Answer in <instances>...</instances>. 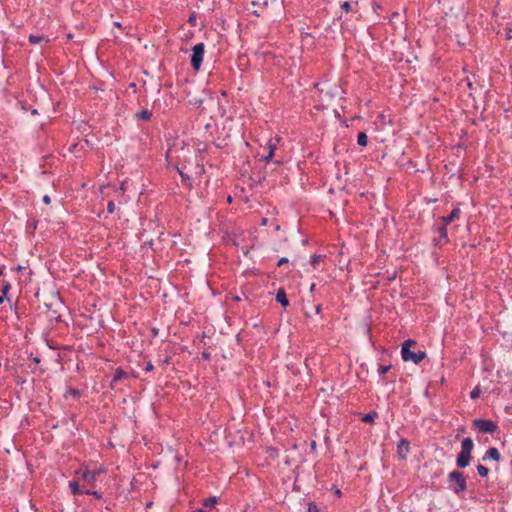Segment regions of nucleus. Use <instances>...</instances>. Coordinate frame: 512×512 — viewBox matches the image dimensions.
Returning <instances> with one entry per match:
<instances>
[{
	"mask_svg": "<svg viewBox=\"0 0 512 512\" xmlns=\"http://www.w3.org/2000/svg\"><path fill=\"white\" fill-rule=\"evenodd\" d=\"M477 471H478V473H479V475L481 477H486L488 475V473H489L488 468L483 466V465H478L477 466Z\"/></svg>",
	"mask_w": 512,
	"mask_h": 512,
	"instance_id": "obj_20",
	"label": "nucleus"
},
{
	"mask_svg": "<svg viewBox=\"0 0 512 512\" xmlns=\"http://www.w3.org/2000/svg\"><path fill=\"white\" fill-rule=\"evenodd\" d=\"M321 259H322V256H321V255H313V256L311 257V264H312L313 266H316V265L319 263V261H320Z\"/></svg>",
	"mask_w": 512,
	"mask_h": 512,
	"instance_id": "obj_23",
	"label": "nucleus"
},
{
	"mask_svg": "<svg viewBox=\"0 0 512 512\" xmlns=\"http://www.w3.org/2000/svg\"><path fill=\"white\" fill-rule=\"evenodd\" d=\"M74 397H77L79 395V391L77 390H70L69 391Z\"/></svg>",
	"mask_w": 512,
	"mask_h": 512,
	"instance_id": "obj_36",
	"label": "nucleus"
},
{
	"mask_svg": "<svg viewBox=\"0 0 512 512\" xmlns=\"http://www.w3.org/2000/svg\"><path fill=\"white\" fill-rule=\"evenodd\" d=\"M320 93L328 97H340L342 90L336 83H325L320 89Z\"/></svg>",
	"mask_w": 512,
	"mask_h": 512,
	"instance_id": "obj_8",
	"label": "nucleus"
},
{
	"mask_svg": "<svg viewBox=\"0 0 512 512\" xmlns=\"http://www.w3.org/2000/svg\"><path fill=\"white\" fill-rule=\"evenodd\" d=\"M276 301L279 302L282 306L286 307L289 305L288 298L284 289H279L276 294Z\"/></svg>",
	"mask_w": 512,
	"mask_h": 512,
	"instance_id": "obj_12",
	"label": "nucleus"
},
{
	"mask_svg": "<svg viewBox=\"0 0 512 512\" xmlns=\"http://www.w3.org/2000/svg\"><path fill=\"white\" fill-rule=\"evenodd\" d=\"M34 362L39 363L40 362L39 358H34Z\"/></svg>",
	"mask_w": 512,
	"mask_h": 512,
	"instance_id": "obj_51",
	"label": "nucleus"
},
{
	"mask_svg": "<svg viewBox=\"0 0 512 512\" xmlns=\"http://www.w3.org/2000/svg\"><path fill=\"white\" fill-rule=\"evenodd\" d=\"M275 165H281L282 164V161H275L274 162Z\"/></svg>",
	"mask_w": 512,
	"mask_h": 512,
	"instance_id": "obj_47",
	"label": "nucleus"
},
{
	"mask_svg": "<svg viewBox=\"0 0 512 512\" xmlns=\"http://www.w3.org/2000/svg\"><path fill=\"white\" fill-rule=\"evenodd\" d=\"M201 102H202L201 100H196V101H194V104L201 103Z\"/></svg>",
	"mask_w": 512,
	"mask_h": 512,
	"instance_id": "obj_53",
	"label": "nucleus"
},
{
	"mask_svg": "<svg viewBox=\"0 0 512 512\" xmlns=\"http://www.w3.org/2000/svg\"><path fill=\"white\" fill-rule=\"evenodd\" d=\"M487 458H489V459H493V460H495V461H499V460H500V453H499V451H498L496 448H494V447L489 448V449L487 450V452H486V454H485V456H484V458H483V459L485 460V459H487Z\"/></svg>",
	"mask_w": 512,
	"mask_h": 512,
	"instance_id": "obj_13",
	"label": "nucleus"
},
{
	"mask_svg": "<svg viewBox=\"0 0 512 512\" xmlns=\"http://www.w3.org/2000/svg\"><path fill=\"white\" fill-rule=\"evenodd\" d=\"M202 356H203V358H205V359H209L210 354H209V353H207V352H203V353H202Z\"/></svg>",
	"mask_w": 512,
	"mask_h": 512,
	"instance_id": "obj_37",
	"label": "nucleus"
},
{
	"mask_svg": "<svg viewBox=\"0 0 512 512\" xmlns=\"http://www.w3.org/2000/svg\"><path fill=\"white\" fill-rule=\"evenodd\" d=\"M67 39H68V40L73 39V35L69 33V34L67 35Z\"/></svg>",
	"mask_w": 512,
	"mask_h": 512,
	"instance_id": "obj_45",
	"label": "nucleus"
},
{
	"mask_svg": "<svg viewBox=\"0 0 512 512\" xmlns=\"http://www.w3.org/2000/svg\"><path fill=\"white\" fill-rule=\"evenodd\" d=\"M313 309L315 314H319L321 312V305H315Z\"/></svg>",
	"mask_w": 512,
	"mask_h": 512,
	"instance_id": "obj_31",
	"label": "nucleus"
},
{
	"mask_svg": "<svg viewBox=\"0 0 512 512\" xmlns=\"http://www.w3.org/2000/svg\"><path fill=\"white\" fill-rule=\"evenodd\" d=\"M86 494H89V495H93L94 497L100 499L101 498V495L99 492L97 491H90V490H87L85 491Z\"/></svg>",
	"mask_w": 512,
	"mask_h": 512,
	"instance_id": "obj_27",
	"label": "nucleus"
},
{
	"mask_svg": "<svg viewBox=\"0 0 512 512\" xmlns=\"http://www.w3.org/2000/svg\"><path fill=\"white\" fill-rule=\"evenodd\" d=\"M474 425L483 433H493L497 428L494 422L483 419L475 420Z\"/></svg>",
	"mask_w": 512,
	"mask_h": 512,
	"instance_id": "obj_9",
	"label": "nucleus"
},
{
	"mask_svg": "<svg viewBox=\"0 0 512 512\" xmlns=\"http://www.w3.org/2000/svg\"><path fill=\"white\" fill-rule=\"evenodd\" d=\"M4 297H5V295H3V294L0 296V304L3 303Z\"/></svg>",
	"mask_w": 512,
	"mask_h": 512,
	"instance_id": "obj_44",
	"label": "nucleus"
},
{
	"mask_svg": "<svg viewBox=\"0 0 512 512\" xmlns=\"http://www.w3.org/2000/svg\"><path fill=\"white\" fill-rule=\"evenodd\" d=\"M79 480L80 479L78 478V480L70 481L69 482V487L71 488V492H72L73 495H78V494H81V493H85V491L80 489Z\"/></svg>",
	"mask_w": 512,
	"mask_h": 512,
	"instance_id": "obj_15",
	"label": "nucleus"
},
{
	"mask_svg": "<svg viewBox=\"0 0 512 512\" xmlns=\"http://www.w3.org/2000/svg\"><path fill=\"white\" fill-rule=\"evenodd\" d=\"M134 377H135L134 375L129 374V373H127L124 370L119 368V369L116 370L115 375H114L113 379L111 380V387L113 389H121L119 387V383L120 382H123L125 385H128L130 379L134 378Z\"/></svg>",
	"mask_w": 512,
	"mask_h": 512,
	"instance_id": "obj_7",
	"label": "nucleus"
},
{
	"mask_svg": "<svg viewBox=\"0 0 512 512\" xmlns=\"http://www.w3.org/2000/svg\"><path fill=\"white\" fill-rule=\"evenodd\" d=\"M253 6H260V9L254 10V13L259 15L274 16L280 15L283 12V0H261L253 1Z\"/></svg>",
	"mask_w": 512,
	"mask_h": 512,
	"instance_id": "obj_1",
	"label": "nucleus"
},
{
	"mask_svg": "<svg viewBox=\"0 0 512 512\" xmlns=\"http://www.w3.org/2000/svg\"><path fill=\"white\" fill-rule=\"evenodd\" d=\"M392 17H398V18H400V14H399V13H397V12H395V13H393V14H392Z\"/></svg>",
	"mask_w": 512,
	"mask_h": 512,
	"instance_id": "obj_43",
	"label": "nucleus"
},
{
	"mask_svg": "<svg viewBox=\"0 0 512 512\" xmlns=\"http://www.w3.org/2000/svg\"><path fill=\"white\" fill-rule=\"evenodd\" d=\"M205 47L203 43L196 44L192 48L191 65L194 70H199L203 61Z\"/></svg>",
	"mask_w": 512,
	"mask_h": 512,
	"instance_id": "obj_5",
	"label": "nucleus"
},
{
	"mask_svg": "<svg viewBox=\"0 0 512 512\" xmlns=\"http://www.w3.org/2000/svg\"><path fill=\"white\" fill-rule=\"evenodd\" d=\"M480 393H481V391H480L479 387H475V388L471 391L470 397H471L472 399H476V398H478V397H479Z\"/></svg>",
	"mask_w": 512,
	"mask_h": 512,
	"instance_id": "obj_22",
	"label": "nucleus"
},
{
	"mask_svg": "<svg viewBox=\"0 0 512 512\" xmlns=\"http://www.w3.org/2000/svg\"><path fill=\"white\" fill-rule=\"evenodd\" d=\"M466 84H467V87H468L469 89H472V88H473V83H472V81H471L470 79H467V80H466Z\"/></svg>",
	"mask_w": 512,
	"mask_h": 512,
	"instance_id": "obj_33",
	"label": "nucleus"
},
{
	"mask_svg": "<svg viewBox=\"0 0 512 512\" xmlns=\"http://www.w3.org/2000/svg\"><path fill=\"white\" fill-rule=\"evenodd\" d=\"M23 269H24V268H23L22 266H18V267L16 268V270H17V271H21V270H23Z\"/></svg>",
	"mask_w": 512,
	"mask_h": 512,
	"instance_id": "obj_48",
	"label": "nucleus"
},
{
	"mask_svg": "<svg viewBox=\"0 0 512 512\" xmlns=\"http://www.w3.org/2000/svg\"><path fill=\"white\" fill-rule=\"evenodd\" d=\"M9 289V285H6L4 288H3V295H6L7 291Z\"/></svg>",
	"mask_w": 512,
	"mask_h": 512,
	"instance_id": "obj_40",
	"label": "nucleus"
},
{
	"mask_svg": "<svg viewBox=\"0 0 512 512\" xmlns=\"http://www.w3.org/2000/svg\"><path fill=\"white\" fill-rule=\"evenodd\" d=\"M43 40H44L43 36H39V35H30L29 36V41L32 44H38V43L42 42Z\"/></svg>",
	"mask_w": 512,
	"mask_h": 512,
	"instance_id": "obj_19",
	"label": "nucleus"
},
{
	"mask_svg": "<svg viewBox=\"0 0 512 512\" xmlns=\"http://www.w3.org/2000/svg\"><path fill=\"white\" fill-rule=\"evenodd\" d=\"M389 370H390V366H381V367L379 368V373H380V374H385V373H387Z\"/></svg>",
	"mask_w": 512,
	"mask_h": 512,
	"instance_id": "obj_28",
	"label": "nucleus"
},
{
	"mask_svg": "<svg viewBox=\"0 0 512 512\" xmlns=\"http://www.w3.org/2000/svg\"><path fill=\"white\" fill-rule=\"evenodd\" d=\"M217 501H218L217 497H215V496L210 497L204 501L203 506H204V508L211 509L217 504Z\"/></svg>",
	"mask_w": 512,
	"mask_h": 512,
	"instance_id": "obj_16",
	"label": "nucleus"
},
{
	"mask_svg": "<svg viewBox=\"0 0 512 512\" xmlns=\"http://www.w3.org/2000/svg\"><path fill=\"white\" fill-rule=\"evenodd\" d=\"M308 512H319V509L314 503H310L308 505Z\"/></svg>",
	"mask_w": 512,
	"mask_h": 512,
	"instance_id": "obj_26",
	"label": "nucleus"
},
{
	"mask_svg": "<svg viewBox=\"0 0 512 512\" xmlns=\"http://www.w3.org/2000/svg\"><path fill=\"white\" fill-rule=\"evenodd\" d=\"M196 512H205L204 508L198 509Z\"/></svg>",
	"mask_w": 512,
	"mask_h": 512,
	"instance_id": "obj_50",
	"label": "nucleus"
},
{
	"mask_svg": "<svg viewBox=\"0 0 512 512\" xmlns=\"http://www.w3.org/2000/svg\"><path fill=\"white\" fill-rule=\"evenodd\" d=\"M312 310H309V311H305V316L306 317H312Z\"/></svg>",
	"mask_w": 512,
	"mask_h": 512,
	"instance_id": "obj_39",
	"label": "nucleus"
},
{
	"mask_svg": "<svg viewBox=\"0 0 512 512\" xmlns=\"http://www.w3.org/2000/svg\"><path fill=\"white\" fill-rule=\"evenodd\" d=\"M287 262H288V258H286V257H282V258H280V260L278 261L277 265H278V266H281V265H283V264H285V263H287Z\"/></svg>",
	"mask_w": 512,
	"mask_h": 512,
	"instance_id": "obj_30",
	"label": "nucleus"
},
{
	"mask_svg": "<svg viewBox=\"0 0 512 512\" xmlns=\"http://www.w3.org/2000/svg\"><path fill=\"white\" fill-rule=\"evenodd\" d=\"M268 222L267 218H263L262 221H261V224L262 225H266Z\"/></svg>",
	"mask_w": 512,
	"mask_h": 512,
	"instance_id": "obj_42",
	"label": "nucleus"
},
{
	"mask_svg": "<svg viewBox=\"0 0 512 512\" xmlns=\"http://www.w3.org/2000/svg\"><path fill=\"white\" fill-rule=\"evenodd\" d=\"M107 469L104 466L90 471L88 469L78 470L75 472L76 476L87 483L89 486H95L96 479L101 473H106Z\"/></svg>",
	"mask_w": 512,
	"mask_h": 512,
	"instance_id": "obj_4",
	"label": "nucleus"
},
{
	"mask_svg": "<svg viewBox=\"0 0 512 512\" xmlns=\"http://www.w3.org/2000/svg\"><path fill=\"white\" fill-rule=\"evenodd\" d=\"M341 8L345 11V12H349L351 10V5L349 2L345 1L342 3L341 5Z\"/></svg>",
	"mask_w": 512,
	"mask_h": 512,
	"instance_id": "obj_24",
	"label": "nucleus"
},
{
	"mask_svg": "<svg viewBox=\"0 0 512 512\" xmlns=\"http://www.w3.org/2000/svg\"><path fill=\"white\" fill-rule=\"evenodd\" d=\"M315 289V284H312L311 287H310V291L313 292Z\"/></svg>",
	"mask_w": 512,
	"mask_h": 512,
	"instance_id": "obj_46",
	"label": "nucleus"
},
{
	"mask_svg": "<svg viewBox=\"0 0 512 512\" xmlns=\"http://www.w3.org/2000/svg\"><path fill=\"white\" fill-rule=\"evenodd\" d=\"M336 494L339 496L341 494L340 490H336Z\"/></svg>",
	"mask_w": 512,
	"mask_h": 512,
	"instance_id": "obj_54",
	"label": "nucleus"
},
{
	"mask_svg": "<svg viewBox=\"0 0 512 512\" xmlns=\"http://www.w3.org/2000/svg\"><path fill=\"white\" fill-rule=\"evenodd\" d=\"M146 506H147V507H151V506H152V502H148V503L146 504Z\"/></svg>",
	"mask_w": 512,
	"mask_h": 512,
	"instance_id": "obj_52",
	"label": "nucleus"
},
{
	"mask_svg": "<svg viewBox=\"0 0 512 512\" xmlns=\"http://www.w3.org/2000/svg\"><path fill=\"white\" fill-rule=\"evenodd\" d=\"M145 370H146V371H148V372L153 370V365H152V363H151V362H148V363H147V365H146V367H145Z\"/></svg>",
	"mask_w": 512,
	"mask_h": 512,
	"instance_id": "obj_32",
	"label": "nucleus"
},
{
	"mask_svg": "<svg viewBox=\"0 0 512 512\" xmlns=\"http://www.w3.org/2000/svg\"><path fill=\"white\" fill-rule=\"evenodd\" d=\"M415 345H416V342L411 339L406 340L402 344L401 355H402V359L405 362H413L414 364H418L423 359L426 358L427 355L424 351H418L417 353H415L410 350V348Z\"/></svg>",
	"mask_w": 512,
	"mask_h": 512,
	"instance_id": "obj_2",
	"label": "nucleus"
},
{
	"mask_svg": "<svg viewBox=\"0 0 512 512\" xmlns=\"http://www.w3.org/2000/svg\"><path fill=\"white\" fill-rule=\"evenodd\" d=\"M107 211L110 214L114 213V211H115V204L112 201L108 202Z\"/></svg>",
	"mask_w": 512,
	"mask_h": 512,
	"instance_id": "obj_25",
	"label": "nucleus"
},
{
	"mask_svg": "<svg viewBox=\"0 0 512 512\" xmlns=\"http://www.w3.org/2000/svg\"><path fill=\"white\" fill-rule=\"evenodd\" d=\"M43 201H44V203L49 204L51 200H50V197L48 195H45L43 197Z\"/></svg>",
	"mask_w": 512,
	"mask_h": 512,
	"instance_id": "obj_34",
	"label": "nucleus"
},
{
	"mask_svg": "<svg viewBox=\"0 0 512 512\" xmlns=\"http://www.w3.org/2000/svg\"><path fill=\"white\" fill-rule=\"evenodd\" d=\"M440 235H441V237H443V238H446V237H447V230H446V225H445V224H444V227H442V228L440 229Z\"/></svg>",
	"mask_w": 512,
	"mask_h": 512,
	"instance_id": "obj_29",
	"label": "nucleus"
},
{
	"mask_svg": "<svg viewBox=\"0 0 512 512\" xmlns=\"http://www.w3.org/2000/svg\"><path fill=\"white\" fill-rule=\"evenodd\" d=\"M114 26L117 28H121L122 25L120 22L117 21V22H114Z\"/></svg>",
	"mask_w": 512,
	"mask_h": 512,
	"instance_id": "obj_41",
	"label": "nucleus"
},
{
	"mask_svg": "<svg viewBox=\"0 0 512 512\" xmlns=\"http://www.w3.org/2000/svg\"><path fill=\"white\" fill-rule=\"evenodd\" d=\"M316 448H317L316 442H315V441H312V442H311V450L315 452V451H316Z\"/></svg>",
	"mask_w": 512,
	"mask_h": 512,
	"instance_id": "obj_35",
	"label": "nucleus"
},
{
	"mask_svg": "<svg viewBox=\"0 0 512 512\" xmlns=\"http://www.w3.org/2000/svg\"><path fill=\"white\" fill-rule=\"evenodd\" d=\"M234 300H235V301H240V300H241V298H240L239 296H236V297H234Z\"/></svg>",
	"mask_w": 512,
	"mask_h": 512,
	"instance_id": "obj_49",
	"label": "nucleus"
},
{
	"mask_svg": "<svg viewBox=\"0 0 512 512\" xmlns=\"http://www.w3.org/2000/svg\"><path fill=\"white\" fill-rule=\"evenodd\" d=\"M357 142H358V145H360V146H366L367 145V135L363 132L359 133Z\"/></svg>",
	"mask_w": 512,
	"mask_h": 512,
	"instance_id": "obj_18",
	"label": "nucleus"
},
{
	"mask_svg": "<svg viewBox=\"0 0 512 512\" xmlns=\"http://www.w3.org/2000/svg\"><path fill=\"white\" fill-rule=\"evenodd\" d=\"M459 214H460V209L459 208H455V209H453V211L450 213L449 216L443 217L442 221H443V223L445 225H447L450 222H452L453 220L457 219L459 217Z\"/></svg>",
	"mask_w": 512,
	"mask_h": 512,
	"instance_id": "obj_14",
	"label": "nucleus"
},
{
	"mask_svg": "<svg viewBox=\"0 0 512 512\" xmlns=\"http://www.w3.org/2000/svg\"><path fill=\"white\" fill-rule=\"evenodd\" d=\"M312 310H309V311H305V316L306 317H312Z\"/></svg>",
	"mask_w": 512,
	"mask_h": 512,
	"instance_id": "obj_38",
	"label": "nucleus"
},
{
	"mask_svg": "<svg viewBox=\"0 0 512 512\" xmlns=\"http://www.w3.org/2000/svg\"><path fill=\"white\" fill-rule=\"evenodd\" d=\"M276 149V144L269 140L267 145L265 146V150H267V154L262 156V159L266 162L270 161L274 155V151Z\"/></svg>",
	"mask_w": 512,
	"mask_h": 512,
	"instance_id": "obj_11",
	"label": "nucleus"
},
{
	"mask_svg": "<svg viewBox=\"0 0 512 512\" xmlns=\"http://www.w3.org/2000/svg\"><path fill=\"white\" fill-rule=\"evenodd\" d=\"M448 477L449 480L454 483L451 487L455 493L462 492L466 489V480L461 472L453 471Z\"/></svg>",
	"mask_w": 512,
	"mask_h": 512,
	"instance_id": "obj_6",
	"label": "nucleus"
},
{
	"mask_svg": "<svg viewBox=\"0 0 512 512\" xmlns=\"http://www.w3.org/2000/svg\"><path fill=\"white\" fill-rule=\"evenodd\" d=\"M2 275V270H0V276Z\"/></svg>",
	"mask_w": 512,
	"mask_h": 512,
	"instance_id": "obj_55",
	"label": "nucleus"
},
{
	"mask_svg": "<svg viewBox=\"0 0 512 512\" xmlns=\"http://www.w3.org/2000/svg\"><path fill=\"white\" fill-rule=\"evenodd\" d=\"M376 416V413H368L363 417V421L366 423H371L374 421V418Z\"/></svg>",
	"mask_w": 512,
	"mask_h": 512,
	"instance_id": "obj_21",
	"label": "nucleus"
},
{
	"mask_svg": "<svg viewBox=\"0 0 512 512\" xmlns=\"http://www.w3.org/2000/svg\"><path fill=\"white\" fill-rule=\"evenodd\" d=\"M473 450V441L471 438H465L461 444V452L457 456V466L465 468L469 465L471 459V452Z\"/></svg>",
	"mask_w": 512,
	"mask_h": 512,
	"instance_id": "obj_3",
	"label": "nucleus"
},
{
	"mask_svg": "<svg viewBox=\"0 0 512 512\" xmlns=\"http://www.w3.org/2000/svg\"><path fill=\"white\" fill-rule=\"evenodd\" d=\"M152 113L148 110H142L136 114V117L140 120L147 121L151 118Z\"/></svg>",
	"mask_w": 512,
	"mask_h": 512,
	"instance_id": "obj_17",
	"label": "nucleus"
},
{
	"mask_svg": "<svg viewBox=\"0 0 512 512\" xmlns=\"http://www.w3.org/2000/svg\"><path fill=\"white\" fill-rule=\"evenodd\" d=\"M410 452V444L406 439H401L397 445V455L400 459L405 460Z\"/></svg>",
	"mask_w": 512,
	"mask_h": 512,
	"instance_id": "obj_10",
	"label": "nucleus"
}]
</instances>
